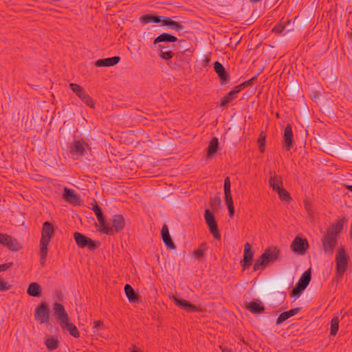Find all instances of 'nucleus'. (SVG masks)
<instances>
[{
    "instance_id": "1",
    "label": "nucleus",
    "mask_w": 352,
    "mask_h": 352,
    "mask_svg": "<svg viewBox=\"0 0 352 352\" xmlns=\"http://www.w3.org/2000/svg\"><path fill=\"white\" fill-rule=\"evenodd\" d=\"M54 227L52 224L48 221H45L43 224L41 239L40 241V256H41V264L44 265L46 261L48 249L47 246L52 237L54 235Z\"/></svg>"
},
{
    "instance_id": "2",
    "label": "nucleus",
    "mask_w": 352,
    "mask_h": 352,
    "mask_svg": "<svg viewBox=\"0 0 352 352\" xmlns=\"http://www.w3.org/2000/svg\"><path fill=\"white\" fill-rule=\"evenodd\" d=\"M280 250L276 246L267 248L260 257L256 260L253 266V271L256 272L266 267L270 263L278 259Z\"/></svg>"
},
{
    "instance_id": "3",
    "label": "nucleus",
    "mask_w": 352,
    "mask_h": 352,
    "mask_svg": "<svg viewBox=\"0 0 352 352\" xmlns=\"http://www.w3.org/2000/svg\"><path fill=\"white\" fill-rule=\"evenodd\" d=\"M348 260L349 256L346 254L344 248L342 246L339 247L336 258L337 278H342L345 273L348 266Z\"/></svg>"
},
{
    "instance_id": "4",
    "label": "nucleus",
    "mask_w": 352,
    "mask_h": 352,
    "mask_svg": "<svg viewBox=\"0 0 352 352\" xmlns=\"http://www.w3.org/2000/svg\"><path fill=\"white\" fill-rule=\"evenodd\" d=\"M74 238L77 245L80 248H87L89 250H94L100 245L99 242L96 243L90 238L77 232H74Z\"/></svg>"
},
{
    "instance_id": "5",
    "label": "nucleus",
    "mask_w": 352,
    "mask_h": 352,
    "mask_svg": "<svg viewBox=\"0 0 352 352\" xmlns=\"http://www.w3.org/2000/svg\"><path fill=\"white\" fill-rule=\"evenodd\" d=\"M204 219L206 225L208 226L210 232L216 239H219L221 238V233L218 229L214 215L209 209L205 210Z\"/></svg>"
},
{
    "instance_id": "6",
    "label": "nucleus",
    "mask_w": 352,
    "mask_h": 352,
    "mask_svg": "<svg viewBox=\"0 0 352 352\" xmlns=\"http://www.w3.org/2000/svg\"><path fill=\"white\" fill-rule=\"evenodd\" d=\"M35 320L41 324H48L50 321V309L45 302L38 304L35 309Z\"/></svg>"
},
{
    "instance_id": "7",
    "label": "nucleus",
    "mask_w": 352,
    "mask_h": 352,
    "mask_svg": "<svg viewBox=\"0 0 352 352\" xmlns=\"http://www.w3.org/2000/svg\"><path fill=\"white\" fill-rule=\"evenodd\" d=\"M309 248V243L306 239L297 236L291 244V249L298 254H305Z\"/></svg>"
},
{
    "instance_id": "8",
    "label": "nucleus",
    "mask_w": 352,
    "mask_h": 352,
    "mask_svg": "<svg viewBox=\"0 0 352 352\" xmlns=\"http://www.w3.org/2000/svg\"><path fill=\"white\" fill-rule=\"evenodd\" d=\"M53 311L55 319L59 324L65 321L69 320V317L62 304L58 302H54L53 305Z\"/></svg>"
},
{
    "instance_id": "9",
    "label": "nucleus",
    "mask_w": 352,
    "mask_h": 352,
    "mask_svg": "<svg viewBox=\"0 0 352 352\" xmlns=\"http://www.w3.org/2000/svg\"><path fill=\"white\" fill-rule=\"evenodd\" d=\"M321 242L324 254L331 256L336 247L338 239L324 234L321 239Z\"/></svg>"
},
{
    "instance_id": "10",
    "label": "nucleus",
    "mask_w": 352,
    "mask_h": 352,
    "mask_svg": "<svg viewBox=\"0 0 352 352\" xmlns=\"http://www.w3.org/2000/svg\"><path fill=\"white\" fill-rule=\"evenodd\" d=\"M347 219L345 217H342L336 223L332 224L331 227L328 228L324 234L338 239V235L343 229L344 225Z\"/></svg>"
},
{
    "instance_id": "11",
    "label": "nucleus",
    "mask_w": 352,
    "mask_h": 352,
    "mask_svg": "<svg viewBox=\"0 0 352 352\" xmlns=\"http://www.w3.org/2000/svg\"><path fill=\"white\" fill-rule=\"evenodd\" d=\"M347 219L345 217H342L336 223L332 224L331 227L328 228L324 234L338 239V235L343 229L344 225Z\"/></svg>"
},
{
    "instance_id": "12",
    "label": "nucleus",
    "mask_w": 352,
    "mask_h": 352,
    "mask_svg": "<svg viewBox=\"0 0 352 352\" xmlns=\"http://www.w3.org/2000/svg\"><path fill=\"white\" fill-rule=\"evenodd\" d=\"M347 219L345 217H342L336 223L332 224L331 227L328 228L324 234L338 239V235L343 229L344 225Z\"/></svg>"
},
{
    "instance_id": "13",
    "label": "nucleus",
    "mask_w": 352,
    "mask_h": 352,
    "mask_svg": "<svg viewBox=\"0 0 352 352\" xmlns=\"http://www.w3.org/2000/svg\"><path fill=\"white\" fill-rule=\"evenodd\" d=\"M347 219L345 217H342L336 223L332 224L331 227L328 228L324 234L338 239V235L343 229L344 225Z\"/></svg>"
},
{
    "instance_id": "14",
    "label": "nucleus",
    "mask_w": 352,
    "mask_h": 352,
    "mask_svg": "<svg viewBox=\"0 0 352 352\" xmlns=\"http://www.w3.org/2000/svg\"><path fill=\"white\" fill-rule=\"evenodd\" d=\"M173 302L177 307L185 310L189 313L199 312L201 309L197 306L190 303L188 301L184 299H179L177 297L173 296Z\"/></svg>"
},
{
    "instance_id": "15",
    "label": "nucleus",
    "mask_w": 352,
    "mask_h": 352,
    "mask_svg": "<svg viewBox=\"0 0 352 352\" xmlns=\"http://www.w3.org/2000/svg\"><path fill=\"white\" fill-rule=\"evenodd\" d=\"M62 198L67 203L74 206L80 205V199L78 194L72 189L65 187Z\"/></svg>"
},
{
    "instance_id": "16",
    "label": "nucleus",
    "mask_w": 352,
    "mask_h": 352,
    "mask_svg": "<svg viewBox=\"0 0 352 352\" xmlns=\"http://www.w3.org/2000/svg\"><path fill=\"white\" fill-rule=\"evenodd\" d=\"M214 72L218 74L221 85H224L230 80V76L228 72L226 70L223 65L219 61L214 62Z\"/></svg>"
},
{
    "instance_id": "17",
    "label": "nucleus",
    "mask_w": 352,
    "mask_h": 352,
    "mask_svg": "<svg viewBox=\"0 0 352 352\" xmlns=\"http://www.w3.org/2000/svg\"><path fill=\"white\" fill-rule=\"evenodd\" d=\"M88 147L89 144L83 140H75L70 146V153L82 156L84 155L86 148Z\"/></svg>"
},
{
    "instance_id": "18",
    "label": "nucleus",
    "mask_w": 352,
    "mask_h": 352,
    "mask_svg": "<svg viewBox=\"0 0 352 352\" xmlns=\"http://www.w3.org/2000/svg\"><path fill=\"white\" fill-rule=\"evenodd\" d=\"M293 132L291 124H288L285 128L283 135V146L285 147L286 151H289L293 146Z\"/></svg>"
},
{
    "instance_id": "19",
    "label": "nucleus",
    "mask_w": 352,
    "mask_h": 352,
    "mask_svg": "<svg viewBox=\"0 0 352 352\" xmlns=\"http://www.w3.org/2000/svg\"><path fill=\"white\" fill-rule=\"evenodd\" d=\"M112 231L114 232H121L125 226V220L122 214H115L112 217Z\"/></svg>"
},
{
    "instance_id": "20",
    "label": "nucleus",
    "mask_w": 352,
    "mask_h": 352,
    "mask_svg": "<svg viewBox=\"0 0 352 352\" xmlns=\"http://www.w3.org/2000/svg\"><path fill=\"white\" fill-rule=\"evenodd\" d=\"M161 236L167 248L170 250H175L176 248V245L172 241L171 236L169 234L168 228L166 224H164L162 226V228L161 230Z\"/></svg>"
},
{
    "instance_id": "21",
    "label": "nucleus",
    "mask_w": 352,
    "mask_h": 352,
    "mask_svg": "<svg viewBox=\"0 0 352 352\" xmlns=\"http://www.w3.org/2000/svg\"><path fill=\"white\" fill-rule=\"evenodd\" d=\"M161 236L167 248L170 250H175L176 248V245L172 241L171 236L169 234L168 228L166 224H164L162 226V228L161 230Z\"/></svg>"
},
{
    "instance_id": "22",
    "label": "nucleus",
    "mask_w": 352,
    "mask_h": 352,
    "mask_svg": "<svg viewBox=\"0 0 352 352\" xmlns=\"http://www.w3.org/2000/svg\"><path fill=\"white\" fill-rule=\"evenodd\" d=\"M120 60V57L116 56L107 58L98 59L95 62V65L98 67H111L118 64Z\"/></svg>"
},
{
    "instance_id": "23",
    "label": "nucleus",
    "mask_w": 352,
    "mask_h": 352,
    "mask_svg": "<svg viewBox=\"0 0 352 352\" xmlns=\"http://www.w3.org/2000/svg\"><path fill=\"white\" fill-rule=\"evenodd\" d=\"M60 326L63 330L68 331L72 336L76 338L80 337V333L76 326L74 324L69 322V320L60 323Z\"/></svg>"
},
{
    "instance_id": "24",
    "label": "nucleus",
    "mask_w": 352,
    "mask_h": 352,
    "mask_svg": "<svg viewBox=\"0 0 352 352\" xmlns=\"http://www.w3.org/2000/svg\"><path fill=\"white\" fill-rule=\"evenodd\" d=\"M300 309H301L300 307H296V308L290 309L287 311L281 313L279 315V316L278 317V318L276 319V324L277 325L280 324L281 323H283L284 321H285L290 317L295 316L300 311Z\"/></svg>"
},
{
    "instance_id": "25",
    "label": "nucleus",
    "mask_w": 352,
    "mask_h": 352,
    "mask_svg": "<svg viewBox=\"0 0 352 352\" xmlns=\"http://www.w3.org/2000/svg\"><path fill=\"white\" fill-rule=\"evenodd\" d=\"M177 41V38L168 33H162L159 35L153 41V45L155 46L159 43H174Z\"/></svg>"
},
{
    "instance_id": "26",
    "label": "nucleus",
    "mask_w": 352,
    "mask_h": 352,
    "mask_svg": "<svg viewBox=\"0 0 352 352\" xmlns=\"http://www.w3.org/2000/svg\"><path fill=\"white\" fill-rule=\"evenodd\" d=\"M192 56V52L190 49H186L182 52L175 53L174 57L179 63L181 62L188 63Z\"/></svg>"
},
{
    "instance_id": "27",
    "label": "nucleus",
    "mask_w": 352,
    "mask_h": 352,
    "mask_svg": "<svg viewBox=\"0 0 352 352\" xmlns=\"http://www.w3.org/2000/svg\"><path fill=\"white\" fill-rule=\"evenodd\" d=\"M246 308L252 314H261L264 311L265 307L259 300L250 302Z\"/></svg>"
},
{
    "instance_id": "28",
    "label": "nucleus",
    "mask_w": 352,
    "mask_h": 352,
    "mask_svg": "<svg viewBox=\"0 0 352 352\" xmlns=\"http://www.w3.org/2000/svg\"><path fill=\"white\" fill-rule=\"evenodd\" d=\"M41 285L36 282H33L29 285L27 293L30 296L39 297L41 295Z\"/></svg>"
},
{
    "instance_id": "29",
    "label": "nucleus",
    "mask_w": 352,
    "mask_h": 352,
    "mask_svg": "<svg viewBox=\"0 0 352 352\" xmlns=\"http://www.w3.org/2000/svg\"><path fill=\"white\" fill-rule=\"evenodd\" d=\"M311 279V269H308L307 271H305L297 282V285L302 287L305 289L309 284Z\"/></svg>"
},
{
    "instance_id": "30",
    "label": "nucleus",
    "mask_w": 352,
    "mask_h": 352,
    "mask_svg": "<svg viewBox=\"0 0 352 352\" xmlns=\"http://www.w3.org/2000/svg\"><path fill=\"white\" fill-rule=\"evenodd\" d=\"M124 292L126 296L131 302H138L139 300L138 295L136 294L133 287L129 284H126L124 286Z\"/></svg>"
},
{
    "instance_id": "31",
    "label": "nucleus",
    "mask_w": 352,
    "mask_h": 352,
    "mask_svg": "<svg viewBox=\"0 0 352 352\" xmlns=\"http://www.w3.org/2000/svg\"><path fill=\"white\" fill-rule=\"evenodd\" d=\"M87 106L95 109V100L92 99L87 92L84 89L77 96Z\"/></svg>"
},
{
    "instance_id": "32",
    "label": "nucleus",
    "mask_w": 352,
    "mask_h": 352,
    "mask_svg": "<svg viewBox=\"0 0 352 352\" xmlns=\"http://www.w3.org/2000/svg\"><path fill=\"white\" fill-rule=\"evenodd\" d=\"M45 344L49 351H54L59 347L60 342L56 338L48 336L45 340Z\"/></svg>"
},
{
    "instance_id": "33",
    "label": "nucleus",
    "mask_w": 352,
    "mask_h": 352,
    "mask_svg": "<svg viewBox=\"0 0 352 352\" xmlns=\"http://www.w3.org/2000/svg\"><path fill=\"white\" fill-rule=\"evenodd\" d=\"M0 243L6 245L10 250H15V241L6 234H0Z\"/></svg>"
},
{
    "instance_id": "34",
    "label": "nucleus",
    "mask_w": 352,
    "mask_h": 352,
    "mask_svg": "<svg viewBox=\"0 0 352 352\" xmlns=\"http://www.w3.org/2000/svg\"><path fill=\"white\" fill-rule=\"evenodd\" d=\"M270 173V175H272V172ZM269 185L273 190H276L277 186H283V185L281 176L276 175L275 173H274L273 175H272L270 179Z\"/></svg>"
},
{
    "instance_id": "35",
    "label": "nucleus",
    "mask_w": 352,
    "mask_h": 352,
    "mask_svg": "<svg viewBox=\"0 0 352 352\" xmlns=\"http://www.w3.org/2000/svg\"><path fill=\"white\" fill-rule=\"evenodd\" d=\"M274 191L276 192L278 195L279 199L281 201H285L286 202H289L292 200V197L290 194L287 191L286 189L283 188V186L281 187L277 186L276 190Z\"/></svg>"
},
{
    "instance_id": "36",
    "label": "nucleus",
    "mask_w": 352,
    "mask_h": 352,
    "mask_svg": "<svg viewBox=\"0 0 352 352\" xmlns=\"http://www.w3.org/2000/svg\"><path fill=\"white\" fill-rule=\"evenodd\" d=\"M238 90L235 87L231 90L228 94L221 98V102L220 106L223 107L230 103L232 100L236 98V95L238 94Z\"/></svg>"
},
{
    "instance_id": "37",
    "label": "nucleus",
    "mask_w": 352,
    "mask_h": 352,
    "mask_svg": "<svg viewBox=\"0 0 352 352\" xmlns=\"http://www.w3.org/2000/svg\"><path fill=\"white\" fill-rule=\"evenodd\" d=\"M161 17L160 16H154L151 14H146L141 16L140 17V22L146 24L148 23H158L161 22Z\"/></svg>"
},
{
    "instance_id": "38",
    "label": "nucleus",
    "mask_w": 352,
    "mask_h": 352,
    "mask_svg": "<svg viewBox=\"0 0 352 352\" xmlns=\"http://www.w3.org/2000/svg\"><path fill=\"white\" fill-rule=\"evenodd\" d=\"M163 48H169L168 47H165L162 44L158 45V49L160 50V53L159 56L161 58L170 60L173 57H174L175 53H173L170 50L163 51Z\"/></svg>"
},
{
    "instance_id": "39",
    "label": "nucleus",
    "mask_w": 352,
    "mask_h": 352,
    "mask_svg": "<svg viewBox=\"0 0 352 352\" xmlns=\"http://www.w3.org/2000/svg\"><path fill=\"white\" fill-rule=\"evenodd\" d=\"M254 256V252L251 249V245L249 243H246L244 245V254H243V261L252 263V258Z\"/></svg>"
},
{
    "instance_id": "40",
    "label": "nucleus",
    "mask_w": 352,
    "mask_h": 352,
    "mask_svg": "<svg viewBox=\"0 0 352 352\" xmlns=\"http://www.w3.org/2000/svg\"><path fill=\"white\" fill-rule=\"evenodd\" d=\"M219 147V141L218 138L216 137H214L212 138V140L210 141L208 147V155H212L214 154L218 149Z\"/></svg>"
},
{
    "instance_id": "41",
    "label": "nucleus",
    "mask_w": 352,
    "mask_h": 352,
    "mask_svg": "<svg viewBox=\"0 0 352 352\" xmlns=\"http://www.w3.org/2000/svg\"><path fill=\"white\" fill-rule=\"evenodd\" d=\"M289 283H288L286 278H280L275 280L273 282V287L275 289H281L283 288H286L289 286Z\"/></svg>"
},
{
    "instance_id": "42",
    "label": "nucleus",
    "mask_w": 352,
    "mask_h": 352,
    "mask_svg": "<svg viewBox=\"0 0 352 352\" xmlns=\"http://www.w3.org/2000/svg\"><path fill=\"white\" fill-rule=\"evenodd\" d=\"M339 329V319L338 316L333 317L331 320L330 334L336 336Z\"/></svg>"
},
{
    "instance_id": "43",
    "label": "nucleus",
    "mask_w": 352,
    "mask_h": 352,
    "mask_svg": "<svg viewBox=\"0 0 352 352\" xmlns=\"http://www.w3.org/2000/svg\"><path fill=\"white\" fill-rule=\"evenodd\" d=\"M304 290H305L304 288H302V287H300L296 284L295 285V287L291 291L289 295H290L291 298H298L301 296V294Z\"/></svg>"
},
{
    "instance_id": "44",
    "label": "nucleus",
    "mask_w": 352,
    "mask_h": 352,
    "mask_svg": "<svg viewBox=\"0 0 352 352\" xmlns=\"http://www.w3.org/2000/svg\"><path fill=\"white\" fill-rule=\"evenodd\" d=\"M100 226L102 227L101 229H100V232H102L104 234H106L107 235H113V231L111 228L106 223L105 220L99 222Z\"/></svg>"
},
{
    "instance_id": "45",
    "label": "nucleus",
    "mask_w": 352,
    "mask_h": 352,
    "mask_svg": "<svg viewBox=\"0 0 352 352\" xmlns=\"http://www.w3.org/2000/svg\"><path fill=\"white\" fill-rule=\"evenodd\" d=\"M257 76L258 75L253 76L249 80L245 81L241 83L240 85L235 86L234 87L236 88V90H238V92L239 93L245 87L252 85L253 84V82L257 79Z\"/></svg>"
},
{
    "instance_id": "46",
    "label": "nucleus",
    "mask_w": 352,
    "mask_h": 352,
    "mask_svg": "<svg viewBox=\"0 0 352 352\" xmlns=\"http://www.w3.org/2000/svg\"><path fill=\"white\" fill-rule=\"evenodd\" d=\"M69 87L72 91L76 94V96L80 94V93L84 90L83 87L76 83H70Z\"/></svg>"
},
{
    "instance_id": "47",
    "label": "nucleus",
    "mask_w": 352,
    "mask_h": 352,
    "mask_svg": "<svg viewBox=\"0 0 352 352\" xmlns=\"http://www.w3.org/2000/svg\"><path fill=\"white\" fill-rule=\"evenodd\" d=\"M169 27L177 32L182 31L184 29V26L183 25H181L179 23L175 21H172L171 25Z\"/></svg>"
},
{
    "instance_id": "48",
    "label": "nucleus",
    "mask_w": 352,
    "mask_h": 352,
    "mask_svg": "<svg viewBox=\"0 0 352 352\" xmlns=\"http://www.w3.org/2000/svg\"><path fill=\"white\" fill-rule=\"evenodd\" d=\"M223 188H224V192H231V189H230L231 184H230V178L228 177H227L224 180Z\"/></svg>"
},
{
    "instance_id": "49",
    "label": "nucleus",
    "mask_w": 352,
    "mask_h": 352,
    "mask_svg": "<svg viewBox=\"0 0 352 352\" xmlns=\"http://www.w3.org/2000/svg\"><path fill=\"white\" fill-rule=\"evenodd\" d=\"M225 193V201L226 205L228 206H232L233 204V200L231 195V192H224Z\"/></svg>"
},
{
    "instance_id": "50",
    "label": "nucleus",
    "mask_w": 352,
    "mask_h": 352,
    "mask_svg": "<svg viewBox=\"0 0 352 352\" xmlns=\"http://www.w3.org/2000/svg\"><path fill=\"white\" fill-rule=\"evenodd\" d=\"M285 28V25L282 24H277L273 28L272 32L276 34H280L284 31Z\"/></svg>"
},
{
    "instance_id": "51",
    "label": "nucleus",
    "mask_w": 352,
    "mask_h": 352,
    "mask_svg": "<svg viewBox=\"0 0 352 352\" xmlns=\"http://www.w3.org/2000/svg\"><path fill=\"white\" fill-rule=\"evenodd\" d=\"M93 324L94 329H96L97 330L104 329V324L102 320H95Z\"/></svg>"
},
{
    "instance_id": "52",
    "label": "nucleus",
    "mask_w": 352,
    "mask_h": 352,
    "mask_svg": "<svg viewBox=\"0 0 352 352\" xmlns=\"http://www.w3.org/2000/svg\"><path fill=\"white\" fill-rule=\"evenodd\" d=\"M258 143L259 144L258 148L261 153H263L265 151V137H259L258 139Z\"/></svg>"
},
{
    "instance_id": "53",
    "label": "nucleus",
    "mask_w": 352,
    "mask_h": 352,
    "mask_svg": "<svg viewBox=\"0 0 352 352\" xmlns=\"http://www.w3.org/2000/svg\"><path fill=\"white\" fill-rule=\"evenodd\" d=\"M161 17V22L162 23V24L164 25H168L170 26L171 25V23L172 21H173L171 18L170 17H168V16H160Z\"/></svg>"
},
{
    "instance_id": "54",
    "label": "nucleus",
    "mask_w": 352,
    "mask_h": 352,
    "mask_svg": "<svg viewBox=\"0 0 352 352\" xmlns=\"http://www.w3.org/2000/svg\"><path fill=\"white\" fill-rule=\"evenodd\" d=\"M10 287V285L3 280H0V291L3 292L8 290Z\"/></svg>"
},
{
    "instance_id": "55",
    "label": "nucleus",
    "mask_w": 352,
    "mask_h": 352,
    "mask_svg": "<svg viewBox=\"0 0 352 352\" xmlns=\"http://www.w3.org/2000/svg\"><path fill=\"white\" fill-rule=\"evenodd\" d=\"M94 204H92V210L94 212L95 214L97 215L102 212L101 208L98 205L97 202L94 200Z\"/></svg>"
},
{
    "instance_id": "56",
    "label": "nucleus",
    "mask_w": 352,
    "mask_h": 352,
    "mask_svg": "<svg viewBox=\"0 0 352 352\" xmlns=\"http://www.w3.org/2000/svg\"><path fill=\"white\" fill-rule=\"evenodd\" d=\"M167 64L170 68L174 69H178L181 65V64L179 62H177V60L175 61L174 63H173L171 60H170V62H168Z\"/></svg>"
},
{
    "instance_id": "57",
    "label": "nucleus",
    "mask_w": 352,
    "mask_h": 352,
    "mask_svg": "<svg viewBox=\"0 0 352 352\" xmlns=\"http://www.w3.org/2000/svg\"><path fill=\"white\" fill-rule=\"evenodd\" d=\"M193 254L197 258H199L201 256H202L204 255V250L201 248H199V249L195 250Z\"/></svg>"
},
{
    "instance_id": "58",
    "label": "nucleus",
    "mask_w": 352,
    "mask_h": 352,
    "mask_svg": "<svg viewBox=\"0 0 352 352\" xmlns=\"http://www.w3.org/2000/svg\"><path fill=\"white\" fill-rule=\"evenodd\" d=\"M221 206V199L219 197H214L213 199V203H211V206L212 208L217 206L219 207Z\"/></svg>"
},
{
    "instance_id": "59",
    "label": "nucleus",
    "mask_w": 352,
    "mask_h": 352,
    "mask_svg": "<svg viewBox=\"0 0 352 352\" xmlns=\"http://www.w3.org/2000/svg\"><path fill=\"white\" fill-rule=\"evenodd\" d=\"M240 265L243 268V270H245V269L247 268H249L250 266L252 265V263L251 262H244L243 260L242 259L241 261H240Z\"/></svg>"
},
{
    "instance_id": "60",
    "label": "nucleus",
    "mask_w": 352,
    "mask_h": 352,
    "mask_svg": "<svg viewBox=\"0 0 352 352\" xmlns=\"http://www.w3.org/2000/svg\"><path fill=\"white\" fill-rule=\"evenodd\" d=\"M228 214H229V217L230 218H232L234 215V205L232 206H228Z\"/></svg>"
},
{
    "instance_id": "61",
    "label": "nucleus",
    "mask_w": 352,
    "mask_h": 352,
    "mask_svg": "<svg viewBox=\"0 0 352 352\" xmlns=\"http://www.w3.org/2000/svg\"><path fill=\"white\" fill-rule=\"evenodd\" d=\"M9 267L10 265L7 263L0 265V272L6 270Z\"/></svg>"
},
{
    "instance_id": "62",
    "label": "nucleus",
    "mask_w": 352,
    "mask_h": 352,
    "mask_svg": "<svg viewBox=\"0 0 352 352\" xmlns=\"http://www.w3.org/2000/svg\"><path fill=\"white\" fill-rule=\"evenodd\" d=\"M96 217H97V219H98V222L104 221V217L103 215L102 212H100V214H97Z\"/></svg>"
},
{
    "instance_id": "63",
    "label": "nucleus",
    "mask_w": 352,
    "mask_h": 352,
    "mask_svg": "<svg viewBox=\"0 0 352 352\" xmlns=\"http://www.w3.org/2000/svg\"><path fill=\"white\" fill-rule=\"evenodd\" d=\"M96 217H97V219H98V222L104 221V217L103 215L102 212H100V214H97Z\"/></svg>"
},
{
    "instance_id": "64",
    "label": "nucleus",
    "mask_w": 352,
    "mask_h": 352,
    "mask_svg": "<svg viewBox=\"0 0 352 352\" xmlns=\"http://www.w3.org/2000/svg\"><path fill=\"white\" fill-rule=\"evenodd\" d=\"M130 352H144L142 350H140L138 347L135 346H133V349Z\"/></svg>"
}]
</instances>
